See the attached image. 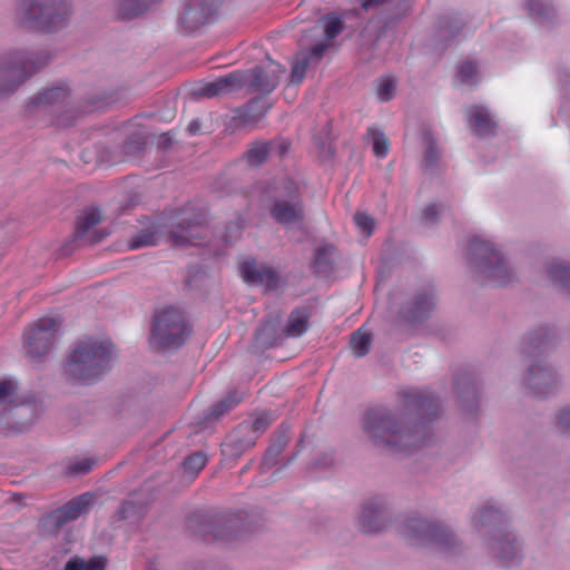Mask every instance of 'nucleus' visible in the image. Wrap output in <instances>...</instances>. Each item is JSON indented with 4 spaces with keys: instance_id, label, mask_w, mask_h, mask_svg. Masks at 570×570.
<instances>
[{
    "instance_id": "nucleus-1",
    "label": "nucleus",
    "mask_w": 570,
    "mask_h": 570,
    "mask_svg": "<svg viewBox=\"0 0 570 570\" xmlns=\"http://www.w3.org/2000/svg\"><path fill=\"white\" fill-rule=\"evenodd\" d=\"M362 431L377 448L411 451L420 445L422 435L403 414L386 407H374L362 420Z\"/></svg>"
},
{
    "instance_id": "nucleus-2",
    "label": "nucleus",
    "mask_w": 570,
    "mask_h": 570,
    "mask_svg": "<svg viewBox=\"0 0 570 570\" xmlns=\"http://www.w3.org/2000/svg\"><path fill=\"white\" fill-rule=\"evenodd\" d=\"M551 340L547 328H539L524 340L523 354L529 364L520 384L527 394L544 396L553 392L559 384L560 379L553 367L542 361L532 362V358L541 356L549 348Z\"/></svg>"
},
{
    "instance_id": "nucleus-3",
    "label": "nucleus",
    "mask_w": 570,
    "mask_h": 570,
    "mask_svg": "<svg viewBox=\"0 0 570 570\" xmlns=\"http://www.w3.org/2000/svg\"><path fill=\"white\" fill-rule=\"evenodd\" d=\"M52 60L47 49H12L0 56V99L13 95Z\"/></svg>"
},
{
    "instance_id": "nucleus-4",
    "label": "nucleus",
    "mask_w": 570,
    "mask_h": 570,
    "mask_svg": "<svg viewBox=\"0 0 570 570\" xmlns=\"http://www.w3.org/2000/svg\"><path fill=\"white\" fill-rule=\"evenodd\" d=\"M73 14L72 0H18V24L41 33H56L67 28Z\"/></svg>"
},
{
    "instance_id": "nucleus-5",
    "label": "nucleus",
    "mask_w": 570,
    "mask_h": 570,
    "mask_svg": "<svg viewBox=\"0 0 570 570\" xmlns=\"http://www.w3.org/2000/svg\"><path fill=\"white\" fill-rule=\"evenodd\" d=\"M112 355V345L109 342L82 341L69 355L67 374L80 383H91L108 370Z\"/></svg>"
},
{
    "instance_id": "nucleus-6",
    "label": "nucleus",
    "mask_w": 570,
    "mask_h": 570,
    "mask_svg": "<svg viewBox=\"0 0 570 570\" xmlns=\"http://www.w3.org/2000/svg\"><path fill=\"white\" fill-rule=\"evenodd\" d=\"M469 262L473 272L495 285H505L513 279L510 263L497 246L481 237H474L469 248Z\"/></svg>"
},
{
    "instance_id": "nucleus-7",
    "label": "nucleus",
    "mask_w": 570,
    "mask_h": 570,
    "mask_svg": "<svg viewBox=\"0 0 570 570\" xmlns=\"http://www.w3.org/2000/svg\"><path fill=\"white\" fill-rule=\"evenodd\" d=\"M402 535L412 546H434L442 551L454 552L460 547V540L455 534L435 521L422 518H410L404 521L401 529Z\"/></svg>"
},
{
    "instance_id": "nucleus-8",
    "label": "nucleus",
    "mask_w": 570,
    "mask_h": 570,
    "mask_svg": "<svg viewBox=\"0 0 570 570\" xmlns=\"http://www.w3.org/2000/svg\"><path fill=\"white\" fill-rule=\"evenodd\" d=\"M321 29L324 32L325 38L312 46L308 50H301L296 53L291 71V83L298 85L303 81L306 71L313 67H316L324 52L328 49L331 40L338 36L343 30V22L341 19L331 17L327 18L323 26H315L311 29V33L317 35Z\"/></svg>"
},
{
    "instance_id": "nucleus-9",
    "label": "nucleus",
    "mask_w": 570,
    "mask_h": 570,
    "mask_svg": "<svg viewBox=\"0 0 570 570\" xmlns=\"http://www.w3.org/2000/svg\"><path fill=\"white\" fill-rule=\"evenodd\" d=\"M189 335L184 314L171 306L155 313L150 342L158 347L181 346Z\"/></svg>"
},
{
    "instance_id": "nucleus-10",
    "label": "nucleus",
    "mask_w": 570,
    "mask_h": 570,
    "mask_svg": "<svg viewBox=\"0 0 570 570\" xmlns=\"http://www.w3.org/2000/svg\"><path fill=\"white\" fill-rule=\"evenodd\" d=\"M483 547L490 559L499 567H518L523 560L522 541L509 529L497 530L491 533L484 540Z\"/></svg>"
},
{
    "instance_id": "nucleus-11",
    "label": "nucleus",
    "mask_w": 570,
    "mask_h": 570,
    "mask_svg": "<svg viewBox=\"0 0 570 570\" xmlns=\"http://www.w3.org/2000/svg\"><path fill=\"white\" fill-rule=\"evenodd\" d=\"M69 99L70 90L66 85L41 88L29 97L24 112L29 117H58Z\"/></svg>"
},
{
    "instance_id": "nucleus-12",
    "label": "nucleus",
    "mask_w": 570,
    "mask_h": 570,
    "mask_svg": "<svg viewBox=\"0 0 570 570\" xmlns=\"http://www.w3.org/2000/svg\"><path fill=\"white\" fill-rule=\"evenodd\" d=\"M60 323L53 317H42L30 324L23 334V347L32 361H39L52 348Z\"/></svg>"
},
{
    "instance_id": "nucleus-13",
    "label": "nucleus",
    "mask_w": 570,
    "mask_h": 570,
    "mask_svg": "<svg viewBox=\"0 0 570 570\" xmlns=\"http://www.w3.org/2000/svg\"><path fill=\"white\" fill-rule=\"evenodd\" d=\"M275 202L269 209L272 217L281 225L291 226L301 223L304 210L296 194V185L293 180L283 179L275 187Z\"/></svg>"
},
{
    "instance_id": "nucleus-14",
    "label": "nucleus",
    "mask_w": 570,
    "mask_h": 570,
    "mask_svg": "<svg viewBox=\"0 0 570 570\" xmlns=\"http://www.w3.org/2000/svg\"><path fill=\"white\" fill-rule=\"evenodd\" d=\"M215 11L216 0H183L177 26L185 33L194 32L204 26Z\"/></svg>"
},
{
    "instance_id": "nucleus-15",
    "label": "nucleus",
    "mask_w": 570,
    "mask_h": 570,
    "mask_svg": "<svg viewBox=\"0 0 570 570\" xmlns=\"http://www.w3.org/2000/svg\"><path fill=\"white\" fill-rule=\"evenodd\" d=\"M285 70V67L268 58L266 65L243 71L246 75L244 87L253 92L268 95L278 86Z\"/></svg>"
},
{
    "instance_id": "nucleus-16",
    "label": "nucleus",
    "mask_w": 570,
    "mask_h": 570,
    "mask_svg": "<svg viewBox=\"0 0 570 570\" xmlns=\"http://www.w3.org/2000/svg\"><path fill=\"white\" fill-rule=\"evenodd\" d=\"M387 517V502L382 498H373L363 504L357 525L365 533H376L385 529Z\"/></svg>"
},
{
    "instance_id": "nucleus-17",
    "label": "nucleus",
    "mask_w": 570,
    "mask_h": 570,
    "mask_svg": "<svg viewBox=\"0 0 570 570\" xmlns=\"http://www.w3.org/2000/svg\"><path fill=\"white\" fill-rule=\"evenodd\" d=\"M272 422V415L269 413H263L253 422L242 423L230 436L229 445L235 451H245L252 448L256 443L258 435L263 433Z\"/></svg>"
},
{
    "instance_id": "nucleus-18",
    "label": "nucleus",
    "mask_w": 570,
    "mask_h": 570,
    "mask_svg": "<svg viewBox=\"0 0 570 570\" xmlns=\"http://www.w3.org/2000/svg\"><path fill=\"white\" fill-rule=\"evenodd\" d=\"M246 75L243 71H234L204 83L196 90V95L204 98H214L239 90L246 85Z\"/></svg>"
},
{
    "instance_id": "nucleus-19",
    "label": "nucleus",
    "mask_w": 570,
    "mask_h": 570,
    "mask_svg": "<svg viewBox=\"0 0 570 570\" xmlns=\"http://www.w3.org/2000/svg\"><path fill=\"white\" fill-rule=\"evenodd\" d=\"M243 279L252 285H263L267 289L278 287L279 277L275 269L265 265H258L254 261H246L240 266Z\"/></svg>"
},
{
    "instance_id": "nucleus-20",
    "label": "nucleus",
    "mask_w": 570,
    "mask_h": 570,
    "mask_svg": "<svg viewBox=\"0 0 570 570\" xmlns=\"http://www.w3.org/2000/svg\"><path fill=\"white\" fill-rule=\"evenodd\" d=\"M94 495L90 493H83L71 499L63 507L55 510L50 519L57 527H61L69 521H73L87 513L90 504L92 503Z\"/></svg>"
},
{
    "instance_id": "nucleus-21",
    "label": "nucleus",
    "mask_w": 570,
    "mask_h": 570,
    "mask_svg": "<svg viewBox=\"0 0 570 570\" xmlns=\"http://www.w3.org/2000/svg\"><path fill=\"white\" fill-rule=\"evenodd\" d=\"M402 406L409 412L434 415L438 410L436 400L426 392L407 389L401 392Z\"/></svg>"
},
{
    "instance_id": "nucleus-22",
    "label": "nucleus",
    "mask_w": 570,
    "mask_h": 570,
    "mask_svg": "<svg viewBox=\"0 0 570 570\" xmlns=\"http://www.w3.org/2000/svg\"><path fill=\"white\" fill-rule=\"evenodd\" d=\"M504 522V512L492 504H485L481 509L476 510L471 519V525L474 530L482 531L491 529L492 533L497 530H504L505 528H501Z\"/></svg>"
},
{
    "instance_id": "nucleus-23",
    "label": "nucleus",
    "mask_w": 570,
    "mask_h": 570,
    "mask_svg": "<svg viewBox=\"0 0 570 570\" xmlns=\"http://www.w3.org/2000/svg\"><path fill=\"white\" fill-rule=\"evenodd\" d=\"M204 228L194 220L184 218L171 229L170 235L176 245H197V239L203 238Z\"/></svg>"
},
{
    "instance_id": "nucleus-24",
    "label": "nucleus",
    "mask_w": 570,
    "mask_h": 570,
    "mask_svg": "<svg viewBox=\"0 0 570 570\" xmlns=\"http://www.w3.org/2000/svg\"><path fill=\"white\" fill-rule=\"evenodd\" d=\"M468 124L478 136H485L493 131L495 122L490 112L481 106H472L466 110Z\"/></svg>"
},
{
    "instance_id": "nucleus-25",
    "label": "nucleus",
    "mask_w": 570,
    "mask_h": 570,
    "mask_svg": "<svg viewBox=\"0 0 570 570\" xmlns=\"http://www.w3.org/2000/svg\"><path fill=\"white\" fill-rule=\"evenodd\" d=\"M434 296L432 293H423L414 297L413 301L406 303L402 308L403 317L409 322H415L424 316L433 308Z\"/></svg>"
},
{
    "instance_id": "nucleus-26",
    "label": "nucleus",
    "mask_w": 570,
    "mask_h": 570,
    "mask_svg": "<svg viewBox=\"0 0 570 570\" xmlns=\"http://www.w3.org/2000/svg\"><path fill=\"white\" fill-rule=\"evenodd\" d=\"M101 216L98 209L92 208L86 210L78 219L76 228V237L85 239L88 243H96L102 239L105 235L96 236L92 232L94 227L99 224Z\"/></svg>"
},
{
    "instance_id": "nucleus-27",
    "label": "nucleus",
    "mask_w": 570,
    "mask_h": 570,
    "mask_svg": "<svg viewBox=\"0 0 570 570\" xmlns=\"http://www.w3.org/2000/svg\"><path fill=\"white\" fill-rule=\"evenodd\" d=\"M279 330L281 322L278 316L266 320L265 323L256 331V344L262 348L273 346L279 336Z\"/></svg>"
},
{
    "instance_id": "nucleus-28",
    "label": "nucleus",
    "mask_w": 570,
    "mask_h": 570,
    "mask_svg": "<svg viewBox=\"0 0 570 570\" xmlns=\"http://www.w3.org/2000/svg\"><path fill=\"white\" fill-rule=\"evenodd\" d=\"M19 402V386L12 377L0 379V405H16Z\"/></svg>"
},
{
    "instance_id": "nucleus-29",
    "label": "nucleus",
    "mask_w": 570,
    "mask_h": 570,
    "mask_svg": "<svg viewBox=\"0 0 570 570\" xmlns=\"http://www.w3.org/2000/svg\"><path fill=\"white\" fill-rule=\"evenodd\" d=\"M308 327V315L304 311L292 312L284 332L287 336H301Z\"/></svg>"
},
{
    "instance_id": "nucleus-30",
    "label": "nucleus",
    "mask_w": 570,
    "mask_h": 570,
    "mask_svg": "<svg viewBox=\"0 0 570 570\" xmlns=\"http://www.w3.org/2000/svg\"><path fill=\"white\" fill-rule=\"evenodd\" d=\"M271 156L269 144L267 141H255L246 151L245 158L249 166H261Z\"/></svg>"
},
{
    "instance_id": "nucleus-31",
    "label": "nucleus",
    "mask_w": 570,
    "mask_h": 570,
    "mask_svg": "<svg viewBox=\"0 0 570 570\" xmlns=\"http://www.w3.org/2000/svg\"><path fill=\"white\" fill-rule=\"evenodd\" d=\"M107 560L104 557H92L85 560L79 557L71 558L65 567V570H105Z\"/></svg>"
},
{
    "instance_id": "nucleus-32",
    "label": "nucleus",
    "mask_w": 570,
    "mask_h": 570,
    "mask_svg": "<svg viewBox=\"0 0 570 570\" xmlns=\"http://www.w3.org/2000/svg\"><path fill=\"white\" fill-rule=\"evenodd\" d=\"M548 275L553 283L570 292V266L560 262L551 263Z\"/></svg>"
},
{
    "instance_id": "nucleus-33",
    "label": "nucleus",
    "mask_w": 570,
    "mask_h": 570,
    "mask_svg": "<svg viewBox=\"0 0 570 570\" xmlns=\"http://www.w3.org/2000/svg\"><path fill=\"white\" fill-rule=\"evenodd\" d=\"M371 343V335L363 331V328H360L351 336L350 345L353 354L357 357H362L368 353Z\"/></svg>"
},
{
    "instance_id": "nucleus-34",
    "label": "nucleus",
    "mask_w": 570,
    "mask_h": 570,
    "mask_svg": "<svg viewBox=\"0 0 570 570\" xmlns=\"http://www.w3.org/2000/svg\"><path fill=\"white\" fill-rule=\"evenodd\" d=\"M456 79L461 85L473 86L479 81L478 66L466 60L458 67Z\"/></svg>"
},
{
    "instance_id": "nucleus-35",
    "label": "nucleus",
    "mask_w": 570,
    "mask_h": 570,
    "mask_svg": "<svg viewBox=\"0 0 570 570\" xmlns=\"http://www.w3.org/2000/svg\"><path fill=\"white\" fill-rule=\"evenodd\" d=\"M288 429L282 426L272 439V443L266 452V461H274L288 443Z\"/></svg>"
},
{
    "instance_id": "nucleus-36",
    "label": "nucleus",
    "mask_w": 570,
    "mask_h": 570,
    "mask_svg": "<svg viewBox=\"0 0 570 570\" xmlns=\"http://www.w3.org/2000/svg\"><path fill=\"white\" fill-rule=\"evenodd\" d=\"M207 455L204 452H196L184 461V473L194 479L206 465Z\"/></svg>"
},
{
    "instance_id": "nucleus-37",
    "label": "nucleus",
    "mask_w": 570,
    "mask_h": 570,
    "mask_svg": "<svg viewBox=\"0 0 570 570\" xmlns=\"http://www.w3.org/2000/svg\"><path fill=\"white\" fill-rule=\"evenodd\" d=\"M240 402V396L233 392L228 396L212 406L208 417L218 419Z\"/></svg>"
},
{
    "instance_id": "nucleus-38",
    "label": "nucleus",
    "mask_w": 570,
    "mask_h": 570,
    "mask_svg": "<svg viewBox=\"0 0 570 570\" xmlns=\"http://www.w3.org/2000/svg\"><path fill=\"white\" fill-rule=\"evenodd\" d=\"M456 391L462 400L466 401H474L478 394L476 384L469 375H464L458 380Z\"/></svg>"
},
{
    "instance_id": "nucleus-39",
    "label": "nucleus",
    "mask_w": 570,
    "mask_h": 570,
    "mask_svg": "<svg viewBox=\"0 0 570 570\" xmlns=\"http://www.w3.org/2000/svg\"><path fill=\"white\" fill-rule=\"evenodd\" d=\"M158 234L146 229L142 232H139L136 234L131 239L129 240L128 245L131 249L141 248L146 246H153L156 245L158 242Z\"/></svg>"
},
{
    "instance_id": "nucleus-40",
    "label": "nucleus",
    "mask_w": 570,
    "mask_h": 570,
    "mask_svg": "<svg viewBox=\"0 0 570 570\" xmlns=\"http://www.w3.org/2000/svg\"><path fill=\"white\" fill-rule=\"evenodd\" d=\"M368 135L372 137L375 156L379 158L385 157L389 153V141L385 135L375 129H368Z\"/></svg>"
},
{
    "instance_id": "nucleus-41",
    "label": "nucleus",
    "mask_w": 570,
    "mask_h": 570,
    "mask_svg": "<svg viewBox=\"0 0 570 570\" xmlns=\"http://www.w3.org/2000/svg\"><path fill=\"white\" fill-rule=\"evenodd\" d=\"M527 6L531 14L543 19L552 18L554 12L549 0H530Z\"/></svg>"
},
{
    "instance_id": "nucleus-42",
    "label": "nucleus",
    "mask_w": 570,
    "mask_h": 570,
    "mask_svg": "<svg viewBox=\"0 0 570 570\" xmlns=\"http://www.w3.org/2000/svg\"><path fill=\"white\" fill-rule=\"evenodd\" d=\"M396 83L392 78L384 77L379 80L376 94L380 100L387 101L395 94Z\"/></svg>"
},
{
    "instance_id": "nucleus-43",
    "label": "nucleus",
    "mask_w": 570,
    "mask_h": 570,
    "mask_svg": "<svg viewBox=\"0 0 570 570\" xmlns=\"http://www.w3.org/2000/svg\"><path fill=\"white\" fill-rule=\"evenodd\" d=\"M554 423L560 432L570 434V405L561 407L556 412Z\"/></svg>"
},
{
    "instance_id": "nucleus-44",
    "label": "nucleus",
    "mask_w": 570,
    "mask_h": 570,
    "mask_svg": "<svg viewBox=\"0 0 570 570\" xmlns=\"http://www.w3.org/2000/svg\"><path fill=\"white\" fill-rule=\"evenodd\" d=\"M424 144H425L424 161H425L426 166H433L436 163V160L439 159L438 147L429 134L424 135Z\"/></svg>"
},
{
    "instance_id": "nucleus-45",
    "label": "nucleus",
    "mask_w": 570,
    "mask_h": 570,
    "mask_svg": "<svg viewBox=\"0 0 570 570\" xmlns=\"http://www.w3.org/2000/svg\"><path fill=\"white\" fill-rule=\"evenodd\" d=\"M354 220L356 226L363 230L366 236H370L374 229V219L364 214V213H356L354 216Z\"/></svg>"
},
{
    "instance_id": "nucleus-46",
    "label": "nucleus",
    "mask_w": 570,
    "mask_h": 570,
    "mask_svg": "<svg viewBox=\"0 0 570 570\" xmlns=\"http://www.w3.org/2000/svg\"><path fill=\"white\" fill-rule=\"evenodd\" d=\"M334 253V247L332 245H322L316 249L315 253V264L318 266L328 265L330 257Z\"/></svg>"
},
{
    "instance_id": "nucleus-47",
    "label": "nucleus",
    "mask_w": 570,
    "mask_h": 570,
    "mask_svg": "<svg viewBox=\"0 0 570 570\" xmlns=\"http://www.w3.org/2000/svg\"><path fill=\"white\" fill-rule=\"evenodd\" d=\"M94 462L90 459H82L78 462L72 463L68 472L71 475H81L91 471Z\"/></svg>"
},
{
    "instance_id": "nucleus-48",
    "label": "nucleus",
    "mask_w": 570,
    "mask_h": 570,
    "mask_svg": "<svg viewBox=\"0 0 570 570\" xmlns=\"http://www.w3.org/2000/svg\"><path fill=\"white\" fill-rule=\"evenodd\" d=\"M239 520L238 519H229L226 521V532H216L215 535L220 539H230L236 537L238 533Z\"/></svg>"
},
{
    "instance_id": "nucleus-49",
    "label": "nucleus",
    "mask_w": 570,
    "mask_h": 570,
    "mask_svg": "<svg viewBox=\"0 0 570 570\" xmlns=\"http://www.w3.org/2000/svg\"><path fill=\"white\" fill-rule=\"evenodd\" d=\"M269 144L271 156L276 155L282 158L289 149V144L286 141H267Z\"/></svg>"
},
{
    "instance_id": "nucleus-50",
    "label": "nucleus",
    "mask_w": 570,
    "mask_h": 570,
    "mask_svg": "<svg viewBox=\"0 0 570 570\" xmlns=\"http://www.w3.org/2000/svg\"><path fill=\"white\" fill-rule=\"evenodd\" d=\"M145 146V139L131 140L126 145V151L130 155H138Z\"/></svg>"
},
{
    "instance_id": "nucleus-51",
    "label": "nucleus",
    "mask_w": 570,
    "mask_h": 570,
    "mask_svg": "<svg viewBox=\"0 0 570 570\" xmlns=\"http://www.w3.org/2000/svg\"><path fill=\"white\" fill-rule=\"evenodd\" d=\"M439 212H440V206H438L435 204H431L423 209V218L426 222H432L435 219Z\"/></svg>"
},
{
    "instance_id": "nucleus-52",
    "label": "nucleus",
    "mask_w": 570,
    "mask_h": 570,
    "mask_svg": "<svg viewBox=\"0 0 570 570\" xmlns=\"http://www.w3.org/2000/svg\"><path fill=\"white\" fill-rule=\"evenodd\" d=\"M387 0H364L362 3V7L364 10H368L374 7H379L381 4H384Z\"/></svg>"
},
{
    "instance_id": "nucleus-53",
    "label": "nucleus",
    "mask_w": 570,
    "mask_h": 570,
    "mask_svg": "<svg viewBox=\"0 0 570 570\" xmlns=\"http://www.w3.org/2000/svg\"><path fill=\"white\" fill-rule=\"evenodd\" d=\"M187 130L190 135H195L200 130V121L198 119H194L189 122Z\"/></svg>"
},
{
    "instance_id": "nucleus-54",
    "label": "nucleus",
    "mask_w": 570,
    "mask_h": 570,
    "mask_svg": "<svg viewBox=\"0 0 570 570\" xmlns=\"http://www.w3.org/2000/svg\"><path fill=\"white\" fill-rule=\"evenodd\" d=\"M160 139L161 140L159 141V145H161L164 148L170 145L171 137L169 136V134H163L160 136Z\"/></svg>"
}]
</instances>
